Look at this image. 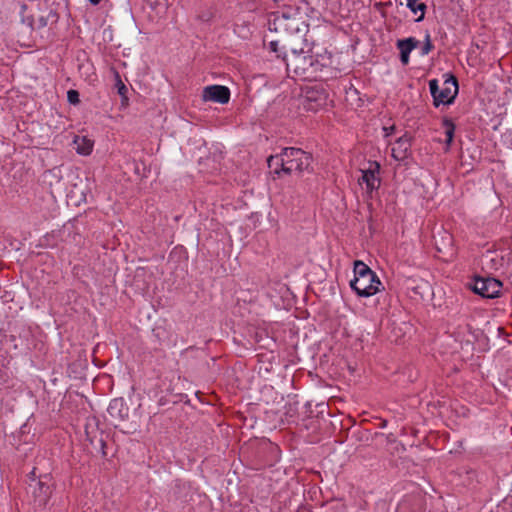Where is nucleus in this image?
Instances as JSON below:
<instances>
[{
	"label": "nucleus",
	"instance_id": "6",
	"mask_svg": "<svg viewBox=\"0 0 512 512\" xmlns=\"http://www.w3.org/2000/svg\"><path fill=\"white\" fill-rule=\"evenodd\" d=\"M382 285L378 276L375 277H354L350 281V287L360 297H370L376 294Z\"/></svg>",
	"mask_w": 512,
	"mask_h": 512
},
{
	"label": "nucleus",
	"instance_id": "21",
	"mask_svg": "<svg viewBox=\"0 0 512 512\" xmlns=\"http://www.w3.org/2000/svg\"><path fill=\"white\" fill-rule=\"evenodd\" d=\"M116 86L118 88V93L124 97L128 90L125 84L119 79Z\"/></svg>",
	"mask_w": 512,
	"mask_h": 512
},
{
	"label": "nucleus",
	"instance_id": "10",
	"mask_svg": "<svg viewBox=\"0 0 512 512\" xmlns=\"http://www.w3.org/2000/svg\"><path fill=\"white\" fill-rule=\"evenodd\" d=\"M410 138L407 135L399 137L391 148V156L396 161H404L409 157Z\"/></svg>",
	"mask_w": 512,
	"mask_h": 512
},
{
	"label": "nucleus",
	"instance_id": "8",
	"mask_svg": "<svg viewBox=\"0 0 512 512\" xmlns=\"http://www.w3.org/2000/svg\"><path fill=\"white\" fill-rule=\"evenodd\" d=\"M202 98L204 101L226 104L230 100V90L222 85L206 86L203 89Z\"/></svg>",
	"mask_w": 512,
	"mask_h": 512
},
{
	"label": "nucleus",
	"instance_id": "9",
	"mask_svg": "<svg viewBox=\"0 0 512 512\" xmlns=\"http://www.w3.org/2000/svg\"><path fill=\"white\" fill-rule=\"evenodd\" d=\"M330 64V57L326 55L314 56V61L311 63V68H313V70L309 76V81L323 80L330 71Z\"/></svg>",
	"mask_w": 512,
	"mask_h": 512
},
{
	"label": "nucleus",
	"instance_id": "16",
	"mask_svg": "<svg viewBox=\"0 0 512 512\" xmlns=\"http://www.w3.org/2000/svg\"><path fill=\"white\" fill-rule=\"evenodd\" d=\"M354 277H375L373 272L364 262L357 260L354 262Z\"/></svg>",
	"mask_w": 512,
	"mask_h": 512
},
{
	"label": "nucleus",
	"instance_id": "20",
	"mask_svg": "<svg viewBox=\"0 0 512 512\" xmlns=\"http://www.w3.org/2000/svg\"><path fill=\"white\" fill-rule=\"evenodd\" d=\"M442 124H443V128H444V136H445V139L443 140V142L448 147V117H446V116L443 117Z\"/></svg>",
	"mask_w": 512,
	"mask_h": 512
},
{
	"label": "nucleus",
	"instance_id": "23",
	"mask_svg": "<svg viewBox=\"0 0 512 512\" xmlns=\"http://www.w3.org/2000/svg\"><path fill=\"white\" fill-rule=\"evenodd\" d=\"M431 43L429 42V40L426 42V44L424 45V47L422 48V54H428L429 51L431 50Z\"/></svg>",
	"mask_w": 512,
	"mask_h": 512
},
{
	"label": "nucleus",
	"instance_id": "28",
	"mask_svg": "<svg viewBox=\"0 0 512 512\" xmlns=\"http://www.w3.org/2000/svg\"><path fill=\"white\" fill-rule=\"evenodd\" d=\"M271 46H272V48H275V43L271 42Z\"/></svg>",
	"mask_w": 512,
	"mask_h": 512
},
{
	"label": "nucleus",
	"instance_id": "25",
	"mask_svg": "<svg viewBox=\"0 0 512 512\" xmlns=\"http://www.w3.org/2000/svg\"><path fill=\"white\" fill-rule=\"evenodd\" d=\"M92 5H98L101 0H88Z\"/></svg>",
	"mask_w": 512,
	"mask_h": 512
},
{
	"label": "nucleus",
	"instance_id": "1",
	"mask_svg": "<svg viewBox=\"0 0 512 512\" xmlns=\"http://www.w3.org/2000/svg\"><path fill=\"white\" fill-rule=\"evenodd\" d=\"M270 170L280 175L302 173L310 167L311 156L299 148L288 147L282 150L279 155L270 156L267 159Z\"/></svg>",
	"mask_w": 512,
	"mask_h": 512
},
{
	"label": "nucleus",
	"instance_id": "19",
	"mask_svg": "<svg viewBox=\"0 0 512 512\" xmlns=\"http://www.w3.org/2000/svg\"><path fill=\"white\" fill-rule=\"evenodd\" d=\"M27 9H28V5L27 4L22 3L20 5V15L22 17V22H24V23L27 22L28 24H32L33 23V19L30 18V17H26L25 16V13H26Z\"/></svg>",
	"mask_w": 512,
	"mask_h": 512
},
{
	"label": "nucleus",
	"instance_id": "7",
	"mask_svg": "<svg viewBox=\"0 0 512 512\" xmlns=\"http://www.w3.org/2000/svg\"><path fill=\"white\" fill-rule=\"evenodd\" d=\"M379 170L380 165L377 162L369 163L367 169L361 170V177L358 179V183L365 189L368 195H371L380 186Z\"/></svg>",
	"mask_w": 512,
	"mask_h": 512
},
{
	"label": "nucleus",
	"instance_id": "2",
	"mask_svg": "<svg viewBox=\"0 0 512 512\" xmlns=\"http://www.w3.org/2000/svg\"><path fill=\"white\" fill-rule=\"evenodd\" d=\"M328 102V94L321 84L305 86L302 88L300 104L306 111L318 112Z\"/></svg>",
	"mask_w": 512,
	"mask_h": 512
},
{
	"label": "nucleus",
	"instance_id": "24",
	"mask_svg": "<svg viewBox=\"0 0 512 512\" xmlns=\"http://www.w3.org/2000/svg\"><path fill=\"white\" fill-rule=\"evenodd\" d=\"M453 133H454V125L452 124V122L450 121V134H449V137H450V142L452 141L453 139Z\"/></svg>",
	"mask_w": 512,
	"mask_h": 512
},
{
	"label": "nucleus",
	"instance_id": "12",
	"mask_svg": "<svg viewBox=\"0 0 512 512\" xmlns=\"http://www.w3.org/2000/svg\"><path fill=\"white\" fill-rule=\"evenodd\" d=\"M418 44V41L413 38L409 37L406 39H400L397 41V48L400 51V61L402 65H407L409 63V56L413 49L416 48Z\"/></svg>",
	"mask_w": 512,
	"mask_h": 512
},
{
	"label": "nucleus",
	"instance_id": "22",
	"mask_svg": "<svg viewBox=\"0 0 512 512\" xmlns=\"http://www.w3.org/2000/svg\"><path fill=\"white\" fill-rule=\"evenodd\" d=\"M394 129H395L394 126L383 127L384 137L391 136L394 132Z\"/></svg>",
	"mask_w": 512,
	"mask_h": 512
},
{
	"label": "nucleus",
	"instance_id": "15",
	"mask_svg": "<svg viewBox=\"0 0 512 512\" xmlns=\"http://www.w3.org/2000/svg\"><path fill=\"white\" fill-rule=\"evenodd\" d=\"M406 6L416 16V22H420L424 19L426 5L421 2V0H406Z\"/></svg>",
	"mask_w": 512,
	"mask_h": 512
},
{
	"label": "nucleus",
	"instance_id": "4",
	"mask_svg": "<svg viewBox=\"0 0 512 512\" xmlns=\"http://www.w3.org/2000/svg\"><path fill=\"white\" fill-rule=\"evenodd\" d=\"M314 61V55H306L305 53H298L293 51L287 60V69L292 71L295 76L309 81L311 75V63Z\"/></svg>",
	"mask_w": 512,
	"mask_h": 512
},
{
	"label": "nucleus",
	"instance_id": "14",
	"mask_svg": "<svg viewBox=\"0 0 512 512\" xmlns=\"http://www.w3.org/2000/svg\"><path fill=\"white\" fill-rule=\"evenodd\" d=\"M74 144L76 152L80 155L88 156L93 151L94 142L86 136H76Z\"/></svg>",
	"mask_w": 512,
	"mask_h": 512
},
{
	"label": "nucleus",
	"instance_id": "13",
	"mask_svg": "<svg viewBox=\"0 0 512 512\" xmlns=\"http://www.w3.org/2000/svg\"><path fill=\"white\" fill-rule=\"evenodd\" d=\"M429 90L431 96L433 97V103L436 107H438L440 104H448V88L439 90L437 79H431L429 81Z\"/></svg>",
	"mask_w": 512,
	"mask_h": 512
},
{
	"label": "nucleus",
	"instance_id": "18",
	"mask_svg": "<svg viewBox=\"0 0 512 512\" xmlns=\"http://www.w3.org/2000/svg\"><path fill=\"white\" fill-rule=\"evenodd\" d=\"M450 84L453 85V87H454V93L452 96H450V105H452L455 97L457 96V94L459 92V85H458L457 78L455 76H453L452 74H450Z\"/></svg>",
	"mask_w": 512,
	"mask_h": 512
},
{
	"label": "nucleus",
	"instance_id": "27",
	"mask_svg": "<svg viewBox=\"0 0 512 512\" xmlns=\"http://www.w3.org/2000/svg\"><path fill=\"white\" fill-rule=\"evenodd\" d=\"M271 46H272V48H275V43L271 42Z\"/></svg>",
	"mask_w": 512,
	"mask_h": 512
},
{
	"label": "nucleus",
	"instance_id": "26",
	"mask_svg": "<svg viewBox=\"0 0 512 512\" xmlns=\"http://www.w3.org/2000/svg\"><path fill=\"white\" fill-rule=\"evenodd\" d=\"M444 84L448 83V74H443Z\"/></svg>",
	"mask_w": 512,
	"mask_h": 512
},
{
	"label": "nucleus",
	"instance_id": "3",
	"mask_svg": "<svg viewBox=\"0 0 512 512\" xmlns=\"http://www.w3.org/2000/svg\"><path fill=\"white\" fill-rule=\"evenodd\" d=\"M53 492V483L49 475L41 476L29 485V494L34 508H44L49 503Z\"/></svg>",
	"mask_w": 512,
	"mask_h": 512
},
{
	"label": "nucleus",
	"instance_id": "5",
	"mask_svg": "<svg viewBox=\"0 0 512 512\" xmlns=\"http://www.w3.org/2000/svg\"><path fill=\"white\" fill-rule=\"evenodd\" d=\"M502 283L491 277H476L473 281L472 290L483 298L493 299L500 295Z\"/></svg>",
	"mask_w": 512,
	"mask_h": 512
},
{
	"label": "nucleus",
	"instance_id": "17",
	"mask_svg": "<svg viewBox=\"0 0 512 512\" xmlns=\"http://www.w3.org/2000/svg\"><path fill=\"white\" fill-rule=\"evenodd\" d=\"M67 100L72 105H77L80 102L79 93L76 90H69L67 92Z\"/></svg>",
	"mask_w": 512,
	"mask_h": 512
},
{
	"label": "nucleus",
	"instance_id": "11",
	"mask_svg": "<svg viewBox=\"0 0 512 512\" xmlns=\"http://www.w3.org/2000/svg\"><path fill=\"white\" fill-rule=\"evenodd\" d=\"M107 412L112 418L123 421L128 417L129 408L123 398H114L110 401Z\"/></svg>",
	"mask_w": 512,
	"mask_h": 512
}]
</instances>
